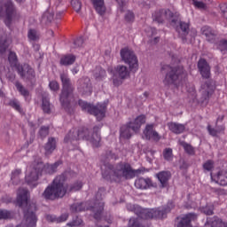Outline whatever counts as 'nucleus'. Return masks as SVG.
Returning a JSON list of instances; mask_svg holds the SVG:
<instances>
[{"label": "nucleus", "instance_id": "nucleus-1", "mask_svg": "<svg viewBox=\"0 0 227 227\" xmlns=\"http://www.w3.org/2000/svg\"><path fill=\"white\" fill-rule=\"evenodd\" d=\"M65 175L58 176L53 182L49 185L43 192V198L49 201H54L65 198L67 192H76L82 189V183L76 182L71 184L69 187L65 184Z\"/></svg>", "mask_w": 227, "mask_h": 227}, {"label": "nucleus", "instance_id": "nucleus-2", "mask_svg": "<svg viewBox=\"0 0 227 227\" xmlns=\"http://www.w3.org/2000/svg\"><path fill=\"white\" fill-rule=\"evenodd\" d=\"M101 129L102 125L94 126L92 131L88 129V128H83L80 130L73 129L66 136L64 141L65 143H74V141H79V139H86V141H90L95 148H98L102 139L100 137Z\"/></svg>", "mask_w": 227, "mask_h": 227}, {"label": "nucleus", "instance_id": "nucleus-3", "mask_svg": "<svg viewBox=\"0 0 227 227\" xmlns=\"http://www.w3.org/2000/svg\"><path fill=\"white\" fill-rule=\"evenodd\" d=\"M60 81L62 82V92L60 94V104L64 109H70L75 104L74 97V85L68 77V74L61 73Z\"/></svg>", "mask_w": 227, "mask_h": 227}, {"label": "nucleus", "instance_id": "nucleus-4", "mask_svg": "<svg viewBox=\"0 0 227 227\" xmlns=\"http://www.w3.org/2000/svg\"><path fill=\"white\" fill-rule=\"evenodd\" d=\"M103 176H105V178L114 176L118 181L130 180L131 178H134L135 173L130 164L120 163L115 167H113L112 165L108 166L107 170L103 172Z\"/></svg>", "mask_w": 227, "mask_h": 227}, {"label": "nucleus", "instance_id": "nucleus-5", "mask_svg": "<svg viewBox=\"0 0 227 227\" xmlns=\"http://www.w3.org/2000/svg\"><path fill=\"white\" fill-rule=\"evenodd\" d=\"M163 70H166V75L163 80V83L165 86H174L178 87V82H180V79L184 77V67H171V66H164L162 67Z\"/></svg>", "mask_w": 227, "mask_h": 227}, {"label": "nucleus", "instance_id": "nucleus-6", "mask_svg": "<svg viewBox=\"0 0 227 227\" xmlns=\"http://www.w3.org/2000/svg\"><path fill=\"white\" fill-rule=\"evenodd\" d=\"M146 123V116L139 115L134 121H129L127 125L121 128V137L123 139H130L132 132L137 134L141 130V125Z\"/></svg>", "mask_w": 227, "mask_h": 227}, {"label": "nucleus", "instance_id": "nucleus-7", "mask_svg": "<svg viewBox=\"0 0 227 227\" xmlns=\"http://www.w3.org/2000/svg\"><path fill=\"white\" fill-rule=\"evenodd\" d=\"M42 171H43V162L34 161L27 171L26 182L30 185V187H36L38 184V178L42 176Z\"/></svg>", "mask_w": 227, "mask_h": 227}, {"label": "nucleus", "instance_id": "nucleus-8", "mask_svg": "<svg viewBox=\"0 0 227 227\" xmlns=\"http://www.w3.org/2000/svg\"><path fill=\"white\" fill-rule=\"evenodd\" d=\"M135 212L140 219H164L168 212H171L169 207L158 209H143L140 207L135 208Z\"/></svg>", "mask_w": 227, "mask_h": 227}, {"label": "nucleus", "instance_id": "nucleus-9", "mask_svg": "<svg viewBox=\"0 0 227 227\" xmlns=\"http://www.w3.org/2000/svg\"><path fill=\"white\" fill-rule=\"evenodd\" d=\"M78 104L82 111L89 113V114H93L98 121L106 116V105L91 106L90 103L83 100H79Z\"/></svg>", "mask_w": 227, "mask_h": 227}, {"label": "nucleus", "instance_id": "nucleus-10", "mask_svg": "<svg viewBox=\"0 0 227 227\" xmlns=\"http://www.w3.org/2000/svg\"><path fill=\"white\" fill-rule=\"evenodd\" d=\"M121 60L126 64L129 65V70L131 72H137L139 68V62L137 60V57L136 53L129 48H122L120 51Z\"/></svg>", "mask_w": 227, "mask_h": 227}, {"label": "nucleus", "instance_id": "nucleus-11", "mask_svg": "<svg viewBox=\"0 0 227 227\" xmlns=\"http://www.w3.org/2000/svg\"><path fill=\"white\" fill-rule=\"evenodd\" d=\"M17 13V9H15V4L12 0H6L5 2H0V17H5L4 23L6 26L12 24V19L13 15Z\"/></svg>", "mask_w": 227, "mask_h": 227}, {"label": "nucleus", "instance_id": "nucleus-12", "mask_svg": "<svg viewBox=\"0 0 227 227\" xmlns=\"http://www.w3.org/2000/svg\"><path fill=\"white\" fill-rule=\"evenodd\" d=\"M17 72L19 75L27 82H35L36 81V74L35 69L27 64H24L17 67Z\"/></svg>", "mask_w": 227, "mask_h": 227}, {"label": "nucleus", "instance_id": "nucleus-13", "mask_svg": "<svg viewBox=\"0 0 227 227\" xmlns=\"http://www.w3.org/2000/svg\"><path fill=\"white\" fill-rule=\"evenodd\" d=\"M130 73L129 72V67L127 66L119 65L115 67L114 76H113V82L115 86H121L123 81L129 77Z\"/></svg>", "mask_w": 227, "mask_h": 227}, {"label": "nucleus", "instance_id": "nucleus-14", "mask_svg": "<svg viewBox=\"0 0 227 227\" xmlns=\"http://www.w3.org/2000/svg\"><path fill=\"white\" fill-rule=\"evenodd\" d=\"M153 19L158 24H164L166 20H171L173 19V12L168 9H161L153 14Z\"/></svg>", "mask_w": 227, "mask_h": 227}, {"label": "nucleus", "instance_id": "nucleus-15", "mask_svg": "<svg viewBox=\"0 0 227 227\" xmlns=\"http://www.w3.org/2000/svg\"><path fill=\"white\" fill-rule=\"evenodd\" d=\"M78 90L82 95H91V81L88 77L78 80Z\"/></svg>", "mask_w": 227, "mask_h": 227}, {"label": "nucleus", "instance_id": "nucleus-16", "mask_svg": "<svg viewBox=\"0 0 227 227\" xmlns=\"http://www.w3.org/2000/svg\"><path fill=\"white\" fill-rule=\"evenodd\" d=\"M144 136L145 139L148 141H155L156 143H159L160 141V135L155 129H153V124H147L145 126V129H144Z\"/></svg>", "mask_w": 227, "mask_h": 227}, {"label": "nucleus", "instance_id": "nucleus-17", "mask_svg": "<svg viewBox=\"0 0 227 227\" xmlns=\"http://www.w3.org/2000/svg\"><path fill=\"white\" fill-rule=\"evenodd\" d=\"M197 219V214L188 213L181 217L180 221L177 223V227H191L192 225L191 223L196 221Z\"/></svg>", "mask_w": 227, "mask_h": 227}, {"label": "nucleus", "instance_id": "nucleus-18", "mask_svg": "<svg viewBox=\"0 0 227 227\" xmlns=\"http://www.w3.org/2000/svg\"><path fill=\"white\" fill-rule=\"evenodd\" d=\"M211 180L219 184V185H223V187L227 186V170H220L217 175L214 176V174L210 173Z\"/></svg>", "mask_w": 227, "mask_h": 227}, {"label": "nucleus", "instance_id": "nucleus-19", "mask_svg": "<svg viewBox=\"0 0 227 227\" xmlns=\"http://www.w3.org/2000/svg\"><path fill=\"white\" fill-rule=\"evenodd\" d=\"M198 68L204 79L210 78V66H208L207 60L200 59L198 62Z\"/></svg>", "mask_w": 227, "mask_h": 227}, {"label": "nucleus", "instance_id": "nucleus-20", "mask_svg": "<svg viewBox=\"0 0 227 227\" xmlns=\"http://www.w3.org/2000/svg\"><path fill=\"white\" fill-rule=\"evenodd\" d=\"M167 127L173 134H184L185 131V125L178 122H168Z\"/></svg>", "mask_w": 227, "mask_h": 227}, {"label": "nucleus", "instance_id": "nucleus-21", "mask_svg": "<svg viewBox=\"0 0 227 227\" xmlns=\"http://www.w3.org/2000/svg\"><path fill=\"white\" fill-rule=\"evenodd\" d=\"M98 15H105L106 12V2L104 0H90Z\"/></svg>", "mask_w": 227, "mask_h": 227}, {"label": "nucleus", "instance_id": "nucleus-22", "mask_svg": "<svg viewBox=\"0 0 227 227\" xmlns=\"http://www.w3.org/2000/svg\"><path fill=\"white\" fill-rule=\"evenodd\" d=\"M202 35L206 36L207 42H214L217 36V31L212 29L210 27H203L201 28Z\"/></svg>", "mask_w": 227, "mask_h": 227}, {"label": "nucleus", "instance_id": "nucleus-23", "mask_svg": "<svg viewBox=\"0 0 227 227\" xmlns=\"http://www.w3.org/2000/svg\"><path fill=\"white\" fill-rule=\"evenodd\" d=\"M152 185V179L139 177L135 181V187L137 189H148Z\"/></svg>", "mask_w": 227, "mask_h": 227}, {"label": "nucleus", "instance_id": "nucleus-24", "mask_svg": "<svg viewBox=\"0 0 227 227\" xmlns=\"http://www.w3.org/2000/svg\"><path fill=\"white\" fill-rule=\"evenodd\" d=\"M176 31L183 40L185 39V36L189 35V23L180 21L176 27Z\"/></svg>", "mask_w": 227, "mask_h": 227}, {"label": "nucleus", "instance_id": "nucleus-25", "mask_svg": "<svg viewBox=\"0 0 227 227\" xmlns=\"http://www.w3.org/2000/svg\"><path fill=\"white\" fill-rule=\"evenodd\" d=\"M156 176L158 180L160 182L161 187H166V185L168 184V181L169 180V178H171V172L160 171L158 174H156Z\"/></svg>", "mask_w": 227, "mask_h": 227}, {"label": "nucleus", "instance_id": "nucleus-26", "mask_svg": "<svg viewBox=\"0 0 227 227\" xmlns=\"http://www.w3.org/2000/svg\"><path fill=\"white\" fill-rule=\"evenodd\" d=\"M103 210H104V202H102V201L96 202V204L92 207V212H94V218L97 221H100V219L102 217Z\"/></svg>", "mask_w": 227, "mask_h": 227}, {"label": "nucleus", "instance_id": "nucleus-27", "mask_svg": "<svg viewBox=\"0 0 227 227\" xmlns=\"http://www.w3.org/2000/svg\"><path fill=\"white\" fill-rule=\"evenodd\" d=\"M45 155H51L56 150V138L50 137L44 147Z\"/></svg>", "mask_w": 227, "mask_h": 227}, {"label": "nucleus", "instance_id": "nucleus-28", "mask_svg": "<svg viewBox=\"0 0 227 227\" xmlns=\"http://www.w3.org/2000/svg\"><path fill=\"white\" fill-rule=\"evenodd\" d=\"M206 226H211V227H226V223L223 222V220L217 218V217H213L207 219L206 223Z\"/></svg>", "mask_w": 227, "mask_h": 227}, {"label": "nucleus", "instance_id": "nucleus-29", "mask_svg": "<svg viewBox=\"0 0 227 227\" xmlns=\"http://www.w3.org/2000/svg\"><path fill=\"white\" fill-rule=\"evenodd\" d=\"M20 175H22V169L20 168H16L12 172L11 182L13 185L20 184Z\"/></svg>", "mask_w": 227, "mask_h": 227}, {"label": "nucleus", "instance_id": "nucleus-30", "mask_svg": "<svg viewBox=\"0 0 227 227\" xmlns=\"http://www.w3.org/2000/svg\"><path fill=\"white\" fill-rule=\"evenodd\" d=\"M74 63H75V56L72 54L65 55L60 59V65H63L64 67L74 65Z\"/></svg>", "mask_w": 227, "mask_h": 227}, {"label": "nucleus", "instance_id": "nucleus-31", "mask_svg": "<svg viewBox=\"0 0 227 227\" xmlns=\"http://www.w3.org/2000/svg\"><path fill=\"white\" fill-rule=\"evenodd\" d=\"M58 166H59V161L55 162L54 164H46L43 167V171H45L49 175H52V173H56V169H58Z\"/></svg>", "mask_w": 227, "mask_h": 227}, {"label": "nucleus", "instance_id": "nucleus-32", "mask_svg": "<svg viewBox=\"0 0 227 227\" xmlns=\"http://www.w3.org/2000/svg\"><path fill=\"white\" fill-rule=\"evenodd\" d=\"M14 84L20 95L27 100V98L29 97V90H27V89H26L20 82H16Z\"/></svg>", "mask_w": 227, "mask_h": 227}, {"label": "nucleus", "instance_id": "nucleus-33", "mask_svg": "<svg viewBox=\"0 0 227 227\" xmlns=\"http://www.w3.org/2000/svg\"><path fill=\"white\" fill-rule=\"evenodd\" d=\"M213 93H214V90H203L200 102L202 104H205V106H207V104H208V100L210 99V97H212Z\"/></svg>", "mask_w": 227, "mask_h": 227}, {"label": "nucleus", "instance_id": "nucleus-34", "mask_svg": "<svg viewBox=\"0 0 227 227\" xmlns=\"http://www.w3.org/2000/svg\"><path fill=\"white\" fill-rule=\"evenodd\" d=\"M10 44L8 43V40L6 38H1L0 39V56H4V52H6V50Z\"/></svg>", "mask_w": 227, "mask_h": 227}, {"label": "nucleus", "instance_id": "nucleus-35", "mask_svg": "<svg viewBox=\"0 0 227 227\" xmlns=\"http://www.w3.org/2000/svg\"><path fill=\"white\" fill-rule=\"evenodd\" d=\"M42 109L46 114H51V102L49 98H43Z\"/></svg>", "mask_w": 227, "mask_h": 227}, {"label": "nucleus", "instance_id": "nucleus-36", "mask_svg": "<svg viewBox=\"0 0 227 227\" xmlns=\"http://www.w3.org/2000/svg\"><path fill=\"white\" fill-rule=\"evenodd\" d=\"M72 212H82L86 210V203H74L71 206Z\"/></svg>", "mask_w": 227, "mask_h": 227}, {"label": "nucleus", "instance_id": "nucleus-37", "mask_svg": "<svg viewBox=\"0 0 227 227\" xmlns=\"http://www.w3.org/2000/svg\"><path fill=\"white\" fill-rule=\"evenodd\" d=\"M106 75V71L101 67H98L94 73V77L96 81H102L103 79H105Z\"/></svg>", "mask_w": 227, "mask_h": 227}, {"label": "nucleus", "instance_id": "nucleus-38", "mask_svg": "<svg viewBox=\"0 0 227 227\" xmlns=\"http://www.w3.org/2000/svg\"><path fill=\"white\" fill-rule=\"evenodd\" d=\"M8 59L11 67H16L17 68L20 66L17 64V54L15 52L10 51Z\"/></svg>", "mask_w": 227, "mask_h": 227}, {"label": "nucleus", "instance_id": "nucleus-39", "mask_svg": "<svg viewBox=\"0 0 227 227\" xmlns=\"http://www.w3.org/2000/svg\"><path fill=\"white\" fill-rule=\"evenodd\" d=\"M163 157L165 160H173V149L166 148L163 151Z\"/></svg>", "mask_w": 227, "mask_h": 227}, {"label": "nucleus", "instance_id": "nucleus-40", "mask_svg": "<svg viewBox=\"0 0 227 227\" xmlns=\"http://www.w3.org/2000/svg\"><path fill=\"white\" fill-rule=\"evenodd\" d=\"M182 146L184 148V151L186 152V153H188L189 155H194L195 151H194V147H192V145H191L185 142H183Z\"/></svg>", "mask_w": 227, "mask_h": 227}, {"label": "nucleus", "instance_id": "nucleus-41", "mask_svg": "<svg viewBox=\"0 0 227 227\" xmlns=\"http://www.w3.org/2000/svg\"><path fill=\"white\" fill-rule=\"evenodd\" d=\"M9 106L18 111V113H22V108L20 107V103L17 99L11 100Z\"/></svg>", "mask_w": 227, "mask_h": 227}, {"label": "nucleus", "instance_id": "nucleus-42", "mask_svg": "<svg viewBox=\"0 0 227 227\" xmlns=\"http://www.w3.org/2000/svg\"><path fill=\"white\" fill-rule=\"evenodd\" d=\"M28 39L32 40V42H36L38 40V33L35 29L28 30L27 33Z\"/></svg>", "mask_w": 227, "mask_h": 227}, {"label": "nucleus", "instance_id": "nucleus-43", "mask_svg": "<svg viewBox=\"0 0 227 227\" xmlns=\"http://www.w3.org/2000/svg\"><path fill=\"white\" fill-rule=\"evenodd\" d=\"M71 6L79 13L81 12V8L82 6V4L81 3L80 0H72L71 1Z\"/></svg>", "mask_w": 227, "mask_h": 227}, {"label": "nucleus", "instance_id": "nucleus-44", "mask_svg": "<svg viewBox=\"0 0 227 227\" xmlns=\"http://www.w3.org/2000/svg\"><path fill=\"white\" fill-rule=\"evenodd\" d=\"M49 126H42L39 130V136L43 139L49 136Z\"/></svg>", "mask_w": 227, "mask_h": 227}, {"label": "nucleus", "instance_id": "nucleus-45", "mask_svg": "<svg viewBox=\"0 0 227 227\" xmlns=\"http://www.w3.org/2000/svg\"><path fill=\"white\" fill-rule=\"evenodd\" d=\"M12 218V212L6 209H0V221L2 219H11Z\"/></svg>", "mask_w": 227, "mask_h": 227}, {"label": "nucleus", "instance_id": "nucleus-46", "mask_svg": "<svg viewBox=\"0 0 227 227\" xmlns=\"http://www.w3.org/2000/svg\"><path fill=\"white\" fill-rule=\"evenodd\" d=\"M203 169L205 171H211L214 169V161L211 160H207L204 164H203Z\"/></svg>", "mask_w": 227, "mask_h": 227}, {"label": "nucleus", "instance_id": "nucleus-47", "mask_svg": "<svg viewBox=\"0 0 227 227\" xmlns=\"http://www.w3.org/2000/svg\"><path fill=\"white\" fill-rule=\"evenodd\" d=\"M124 19L126 22H134V19H136V16L134 15V12H132V11H127Z\"/></svg>", "mask_w": 227, "mask_h": 227}, {"label": "nucleus", "instance_id": "nucleus-48", "mask_svg": "<svg viewBox=\"0 0 227 227\" xmlns=\"http://www.w3.org/2000/svg\"><path fill=\"white\" fill-rule=\"evenodd\" d=\"M202 212L206 215H214V206H206L202 207Z\"/></svg>", "mask_w": 227, "mask_h": 227}, {"label": "nucleus", "instance_id": "nucleus-49", "mask_svg": "<svg viewBox=\"0 0 227 227\" xmlns=\"http://www.w3.org/2000/svg\"><path fill=\"white\" fill-rule=\"evenodd\" d=\"M192 4L195 6V8H199L200 10L207 9V4L200 2L198 0H192Z\"/></svg>", "mask_w": 227, "mask_h": 227}, {"label": "nucleus", "instance_id": "nucleus-50", "mask_svg": "<svg viewBox=\"0 0 227 227\" xmlns=\"http://www.w3.org/2000/svg\"><path fill=\"white\" fill-rule=\"evenodd\" d=\"M218 49L223 52V51H227V40H222L219 42Z\"/></svg>", "mask_w": 227, "mask_h": 227}, {"label": "nucleus", "instance_id": "nucleus-51", "mask_svg": "<svg viewBox=\"0 0 227 227\" xmlns=\"http://www.w3.org/2000/svg\"><path fill=\"white\" fill-rule=\"evenodd\" d=\"M49 86L52 91H58V90H59V83H58V82H51Z\"/></svg>", "mask_w": 227, "mask_h": 227}, {"label": "nucleus", "instance_id": "nucleus-52", "mask_svg": "<svg viewBox=\"0 0 227 227\" xmlns=\"http://www.w3.org/2000/svg\"><path fill=\"white\" fill-rule=\"evenodd\" d=\"M207 132L210 134V136H213V137H215L219 134V131L212 128L211 125H207Z\"/></svg>", "mask_w": 227, "mask_h": 227}, {"label": "nucleus", "instance_id": "nucleus-53", "mask_svg": "<svg viewBox=\"0 0 227 227\" xmlns=\"http://www.w3.org/2000/svg\"><path fill=\"white\" fill-rule=\"evenodd\" d=\"M119 4V10L124 12L125 6H127V2L125 0H115Z\"/></svg>", "mask_w": 227, "mask_h": 227}, {"label": "nucleus", "instance_id": "nucleus-54", "mask_svg": "<svg viewBox=\"0 0 227 227\" xmlns=\"http://www.w3.org/2000/svg\"><path fill=\"white\" fill-rule=\"evenodd\" d=\"M82 224V220L81 218H76L73 223H68L69 226H81Z\"/></svg>", "mask_w": 227, "mask_h": 227}, {"label": "nucleus", "instance_id": "nucleus-55", "mask_svg": "<svg viewBox=\"0 0 227 227\" xmlns=\"http://www.w3.org/2000/svg\"><path fill=\"white\" fill-rule=\"evenodd\" d=\"M68 219V214H63L59 217H57V223H65Z\"/></svg>", "mask_w": 227, "mask_h": 227}, {"label": "nucleus", "instance_id": "nucleus-56", "mask_svg": "<svg viewBox=\"0 0 227 227\" xmlns=\"http://www.w3.org/2000/svg\"><path fill=\"white\" fill-rule=\"evenodd\" d=\"M43 19H47L48 22H52V20L54 19V14H52L51 12H45L43 15Z\"/></svg>", "mask_w": 227, "mask_h": 227}, {"label": "nucleus", "instance_id": "nucleus-57", "mask_svg": "<svg viewBox=\"0 0 227 227\" xmlns=\"http://www.w3.org/2000/svg\"><path fill=\"white\" fill-rule=\"evenodd\" d=\"M84 43V39L82 37H79L74 41L75 47H82Z\"/></svg>", "mask_w": 227, "mask_h": 227}, {"label": "nucleus", "instance_id": "nucleus-58", "mask_svg": "<svg viewBox=\"0 0 227 227\" xmlns=\"http://www.w3.org/2000/svg\"><path fill=\"white\" fill-rule=\"evenodd\" d=\"M15 74L9 72L6 74V78L8 79V81H10V82H15Z\"/></svg>", "mask_w": 227, "mask_h": 227}, {"label": "nucleus", "instance_id": "nucleus-59", "mask_svg": "<svg viewBox=\"0 0 227 227\" xmlns=\"http://www.w3.org/2000/svg\"><path fill=\"white\" fill-rule=\"evenodd\" d=\"M47 221H51V223H58V217L52 215H48L46 216Z\"/></svg>", "mask_w": 227, "mask_h": 227}, {"label": "nucleus", "instance_id": "nucleus-60", "mask_svg": "<svg viewBox=\"0 0 227 227\" xmlns=\"http://www.w3.org/2000/svg\"><path fill=\"white\" fill-rule=\"evenodd\" d=\"M3 70H4V66L0 63V81H3V78H1V75L3 74Z\"/></svg>", "mask_w": 227, "mask_h": 227}, {"label": "nucleus", "instance_id": "nucleus-61", "mask_svg": "<svg viewBox=\"0 0 227 227\" xmlns=\"http://www.w3.org/2000/svg\"><path fill=\"white\" fill-rule=\"evenodd\" d=\"M79 69L77 67H74L72 69V73L74 74V75H75V74H78Z\"/></svg>", "mask_w": 227, "mask_h": 227}, {"label": "nucleus", "instance_id": "nucleus-62", "mask_svg": "<svg viewBox=\"0 0 227 227\" xmlns=\"http://www.w3.org/2000/svg\"><path fill=\"white\" fill-rule=\"evenodd\" d=\"M15 1H16V3H18L19 4H22L25 0H15Z\"/></svg>", "mask_w": 227, "mask_h": 227}, {"label": "nucleus", "instance_id": "nucleus-63", "mask_svg": "<svg viewBox=\"0 0 227 227\" xmlns=\"http://www.w3.org/2000/svg\"><path fill=\"white\" fill-rule=\"evenodd\" d=\"M0 97H4V92L3 91V90H0Z\"/></svg>", "mask_w": 227, "mask_h": 227}, {"label": "nucleus", "instance_id": "nucleus-64", "mask_svg": "<svg viewBox=\"0 0 227 227\" xmlns=\"http://www.w3.org/2000/svg\"><path fill=\"white\" fill-rule=\"evenodd\" d=\"M150 94L148 93V92H144V97H145V98H148V96H149Z\"/></svg>", "mask_w": 227, "mask_h": 227}]
</instances>
